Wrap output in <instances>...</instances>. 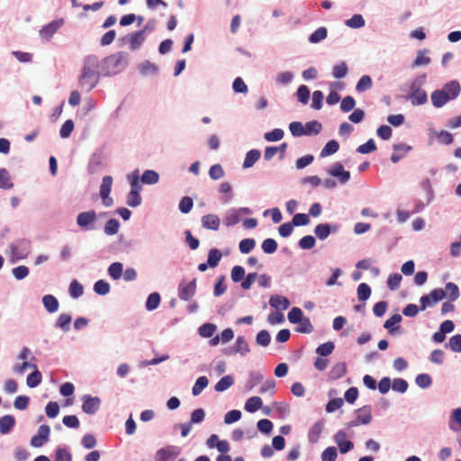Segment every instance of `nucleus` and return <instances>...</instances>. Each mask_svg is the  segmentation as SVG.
<instances>
[{
	"mask_svg": "<svg viewBox=\"0 0 461 461\" xmlns=\"http://www.w3.org/2000/svg\"><path fill=\"white\" fill-rule=\"evenodd\" d=\"M102 75L100 60L96 55L90 54L84 58L81 73L78 77V87L84 92H90L98 84Z\"/></svg>",
	"mask_w": 461,
	"mask_h": 461,
	"instance_id": "nucleus-1",
	"label": "nucleus"
},
{
	"mask_svg": "<svg viewBox=\"0 0 461 461\" xmlns=\"http://www.w3.org/2000/svg\"><path fill=\"white\" fill-rule=\"evenodd\" d=\"M427 81V74L422 73L401 86V91L408 92L405 96L413 106L423 105L428 102V94L422 88Z\"/></svg>",
	"mask_w": 461,
	"mask_h": 461,
	"instance_id": "nucleus-2",
	"label": "nucleus"
},
{
	"mask_svg": "<svg viewBox=\"0 0 461 461\" xmlns=\"http://www.w3.org/2000/svg\"><path fill=\"white\" fill-rule=\"evenodd\" d=\"M129 64V54L118 51L109 55L100 61L103 77H112L122 72Z\"/></svg>",
	"mask_w": 461,
	"mask_h": 461,
	"instance_id": "nucleus-3",
	"label": "nucleus"
},
{
	"mask_svg": "<svg viewBox=\"0 0 461 461\" xmlns=\"http://www.w3.org/2000/svg\"><path fill=\"white\" fill-rule=\"evenodd\" d=\"M97 213L94 210L81 212L77 215V225L83 230H95Z\"/></svg>",
	"mask_w": 461,
	"mask_h": 461,
	"instance_id": "nucleus-4",
	"label": "nucleus"
},
{
	"mask_svg": "<svg viewBox=\"0 0 461 461\" xmlns=\"http://www.w3.org/2000/svg\"><path fill=\"white\" fill-rule=\"evenodd\" d=\"M372 406L367 404L361 408L357 409L355 413V419L347 424L348 428H354L359 425H368L372 421Z\"/></svg>",
	"mask_w": 461,
	"mask_h": 461,
	"instance_id": "nucleus-5",
	"label": "nucleus"
},
{
	"mask_svg": "<svg viewBox=\"0 0 461 461\" xmlns=\"http://www.w3.org/2000/svg\"><path fill=\"white\" fill-rule=\"evenodd\" d=\"M447 297L446 292L442 288H435L429 294L422 295L420 298V311H425L428 307H433L436 303Z\"/></svg>",
	"mask_w": 461,
	"mask_h": 461,
	"instance_id": "nucleus-6",
	"label": "nucleus"
},
{
	"mask_svg": "<svg viewBox=\"0 0 461 461\" xmlns=\"http://www.w3.org/2000/svg\"><path fill=\"white\" fill-rule=\"evenodd\" d=\"M340 229V225L337 222H323L315 226L313 233L320 240H325L330 235L337 233Z\"/></svg>",
	"mask_w": 461,
	"mask_h": 461,
	"instance_id": "nucleus-7",
	"label": "nucleus"
},
{
	"mask_svg": "<svg viewBox=\"0 0 461 461\" xmlns=\"http://www.w3.org/2000/svg\"><path fill=\"white\" fill-rule=\"evenodd\" d=\"M251 213L252 211L249 207L230 208L226 212L223 223L227 227L234 226L240 222L241 214L249 215Z\"/></svg>",
	"mask_w": 461,
	"mask_h": 461,
	"instance_id": "nucleus-8",
	"label": "nucleus"
},
{
	"mask_svg": "<svg viewBox=\"0 0 461 461\" xmlns=\"http://www.w3.org/2000/svg\"><path fill=\"white\" fill-rule=\"evenodd\" d=\"M81 400L82 411L87 415H95L101 407V399L98 396L84 394Z\"/></svg>",
	"mask_w": 461,
	"mask_h": 461,
	"instance_id": "nucleus-9",
	"label": "nucleus"
},
{
	"mask_svg": "<svg viewBox=\"0 0 461 461\" xmlns=\"http://www.w3.org/2000/svg\"><path fill=\"white\" fill-rule=\"evenodd\" d=\"M181 453L177 446L168 445L156 451L155 461H173Z\"/></svg>",
	"mask_w": 461,
	"mask_h": 461,
	"instance_id": "nucleus-10",
	"label": "nucleus"
},
{
	"mask_svg": "<svg viewBox=\"0 0 461 461\" xmlns=\"http://www.w3.org/2000/svg\"><path fill=\"white\" fill-rule=\"evenodd\" d=\"M50 428L47 424L39 427L37 433L31 438V446L41 447L50 440Z\"/></svg>",
	"mask_w": 461,
	"mask_h": 461,
	"instance_id": "nucleus-11",
	"label": "nucleus"
},
{
	"mask_svg": "<svg viewBox=\"0 0 461 461\" xmlns=\"http://www.w3.org/2000/svg\"><path fill=\"white\" fill-rule=\"evenodd\" d=\"M327 174L339 180L341 185L347 184L350 179V172L345 170L344 166L340 162H335L327 170Z\"/></svg>",
	"mask_w": 461,
	"mask_h": 461,
	"instance_id": "nucleus-12",
	"label": "nucleus"
},
{
	"mask_svg": "<svg viewBox=\"0 0 461 461\" xmlns=\"http://www.w3.org/2000/svg\"><path fill=\"white\" fill-rule=\"evenodd\" d=\"M196 292V279L194 278L189 283L180 282L177 288V294L180 300L190 301Z\"/></svg>",
	"mask_w": 461,
	"mask_h": 461,
	"instance_id": "nucleus-13",
	"label": "nucleus"
},
{
	"mask_svg": "<svg viewBox=\"0 0 461 461\" xmlns=\"http://www.w3.org/2000/svg\"><path fill=\"white\" fill-rule=\"evenodd\" d=\"M333 440L338 445L340 454H347L354 448V443L348 439V434L344 429H339Z\"/></svg>",
	"mask_w": 461,
	"mask_h": 461,
	"instance_id": "nucleus-14",
	"label": "nucleus"
},
{
	"mask_svg": "<svg viewBox=\"0 0 461 461\" xmlns=\"http://www.w3.org/2000/svg\"><path fill=\"white\" fill-rule=\"evenodd\" d=\"M64 24V19L53 20L40 30V36L42 40L49 41L55 32Z\"/></svg>",
	"mask_w": 461,
	"mask_h": 461,
	"instance_id": "nucleus-15",
	"label": "nucleus"
},
{
	"mask_svg": "<svg viewBox=\"0 0 461 461\" xmlns=\"http://www.w3.org/2000/svg\"><path fill=\"white\" fill-rule=\"evenodd\" d=\"M392 148L393 152L390 159L393 164L398 163L407 155L408 152L412 150V147L405 143L393 144Z\"/></svg>",
	"mask_w": 461,
	"mask_h": 461,
	"instance_id": "nucleus-16",
	"label": "nucleus"
},
{
	"mask_svg": "<svg viewBox=\"0 0 461 461\" xmlns=\"http://www.w3.org/2000/svg\"><path fill=\"white\" fill-rule=\"evenodd\" d=\"M103 164V151L101 149H97L95 152L92 154L90 157L88 165H87V172L90 175L96 174L100 171Z\"/></svg>",
	"mask_w": 461,
	"mask_h": 461,
	"instance_id": "nucleus-17",
	"label": "nucleus"
},
{
	"mask_svg": "<svg viewBox=\"0 0 461 461\" xmlns=\"http://www.w3.org/2000/svg\"><path fill=\"white\" fill-rule=\"evenodd\" d=\"M72 316L69 313L62 312L57 318L54 328L67 333L71 329Z\"/></svg>",
	"mask_w": 461,
	"mask_h": 461,
	"instance_id": "nucleus-18",
	"label": "nucleus"
},
{
	"mask_svg": "<svg viewBox=\"0 0 461 461\" xmlns=\"http://www.w3.org/2000/svg\"><path fill=\"white\" fill-rule=\"evenodd\" d=\"M202 227L206 230H218L221 220L216 214H205L201 219Z\"/></svg>",
	"mask_w": 461,
	"mask_h": 461,
	"instance_id": "nucleus-19",
	"label": "nucleus"
},
{
	"mask_svg": "<svg viewBox=\"0 0 461 461\" xmlns=\"http://www.w3.org/2000/svg\"><path fill=\"white\" fill-rule=\"evenodd\" d=\"M324 429V420H321L316 421L308 431V441L311 444H315L319 441L321 434Z\"/></svg>",
	"mask_w": 461,
	"mask_h": 461,
	"instance_id": "nucleus-20",
	"label": "nucleus"
},
{
	"mask_svg": "<svg viewBox=\"0 0 461 461\" xmlns=\"http://www.w3.org/2000/svg\"><path fill=\"white\" fill-rule=\"evenodd\" d=\"M440 90L444 91L451 101L460 95L461 86L456 80H451L446 83Z\"/></svg>",
	"mask_w": 461,
	"mask_h": 461,
	"instance_id": "nucleus-21",
	"label": "nucleus"
},
{
	"mask_svg": "<svg viewBox=\"0 0 461 461\" xmlns=\"http://www.w3.org/2000/svg\"><path fill=\"white\" fill-rule=\"evenodd\" d=\"M138 70L140 74L143 77L158 76L159 72L158 67L155 63L150 62L149 60H145L139 64Z\"/></svg>",
	"mask_w": 461,
	"mask_h": 461,
	"instance_id": "nucleus-22",
	"label": "nucleus"
},
{
	"mask_svg": "<svg viewBox=\"0 0 461 461\" xmlns=\"http://www.w3.org/2000/svg\"><path fill=\"white\" fill-rule=\"evenodd\" d=\"M146 40L141 32L136 31L129 33V49L131 51L139 50Z\"/></svg>",
	"mask_w": 461,
	"mask_h": 461,
	"instance_id": "nucleus-23",
	"label": "nucleus"
},
{
	"mask_svg": "<svg viewBox=\"0 0 461 461\" xmlns=\"http://www.w3.org/2000/svg\"><path fill=\"white\" fill-rule=\"evenodd\" d=\"M402 321V317L400 313H395L387 319L384 323V328L388 330L389 334L395 335L400 330V326H397Z\"/></svg>",
	"mask_w": 461,
	"mask_h": 461,
	"instance_id": "nucleus-24",
	"label": "nucleus"
},
{
	"mask_svg": "<svg viewBox=\"0 0 461 461\" xmlns=\"http://www.w3.org/2000/svg\"><path fill=\"white\" fill-rule=\"evenodd\" d=\"M432 105L435 108L443 107L447 102H449V97L447 96V94L440 89H437L431 93L430 95Z\"/></svg>",
	"mask_w": 461,
	"mask_h": 461,
	"instance_id": "nucleus-25",
	"label": "nucleus"
},
{
	"mask_svg": "<svg viewBox=\"0 0 461 461\" xmlns=\"http://www.w3.org/2000/svg\"><path fill=\"white\" fill-rule=\"evenodd\" d=\"M127 180L131 186L130 191L140 194V192L142 191V183L140 179L139 170L135 169L131 174H128Z\"/></svg>",
	"mask_w": 461,
	"mask_h": 461,
	"instance_id": "nucleus-26",
	"label": "nucleus"
},
{
	"mask_svg": "<svg viewBox=\"0 0 461 461\" xmlns=\"http://www.w3.org/2000/svg\"><path fill=\"white\" fill-rule=\"evenodd\" d=\"M429 53V49H422L419 50L416 53V57L411 64V68H419L421 66L429 65L431 62V59L429 57L426 56Z\"/></svg>",
	"mask_w": 461,
	"mask_h": 461,
	"instance_id": "nucleus-27",
	"label": "nucleus"
},
{
	"mask_svg": "<svg viewBox=\"0 0 461 461\" xmlns=\"http://www.w3.org/2000/svg\"><path fill=\"white\" fill-rule=\"evenodd\" d=\"M45 310L49 313H55L59 308V300L52 294H46L41 299Z\"/></svg>",
	"mask_w": 461,
	"mask_h": 461,
	"instance_id": "nucleus-28",
	"label": "nucleus"
},
{
	"mask_svg": "<svg viewBox=\"0 0 461 461\" xmlns=\"http://www.w3.org/2000/svg\"><path fill=\"white\" fill-rule=\"evenodd\" d=\"M269 305L274 309L286 310L290 306V301L283 295L274 294L270 296Z\"/></svg>",
	"mask_w": 461,
	"mask_h": 461,
	"instance_id": "nucleus-29",
	"label": "nucleus"
},
{
	"mask_svg": "<svg viewBox=\"0 0 461 461\" xmlns=\"http://www.w3.org/2000/svg\"><path fill=\"white\" fill-rule=\"evenodd\" d=\"M261 152L257 149H252L246 153L242 167L244 169L252 167L255 163L260 158Z\"/></svg>",
	"mask_w": 461,
	"mask_h": 461,
	"instance_id": "nucleus-30",
	"label": "nucleus"
},
{
	"mask_svg": "<svg viewBox=\"0 0 461 461\" xmlns=\"http://www.w3.org/2000/svg\"><path fill=\"white\" fill-rule=\"evenodd\" d=\"M34 360L35 357L31 356V388L38 386L42 380V375L41 371L38 369L36 364L32 362Z\"/></svg>",
	"mask_w": 461,
	"mask_h": 461,
	"instance_id": "nucleus-31",
	"label": "nucleus"
},
{
	"mask_svg": "<svg viewBox=\"0 0 461 461\" xmlns=\"http://www.w3.org/2000/svg\"><path fill=\"white\" fill-rule=\"evenodd\" d=\"M321 130L322 124L319 121L312 120L307 122L304 125V136H316L321 131Z\"/></svg>",
	"mask_w": 461,
	"mask_h": 461,
	"instance_id": "nucleus-32",
	"label": "nucleus"
},
{
	"mask_svg": "<svg viewBox=\"0 0 461 461\" xmlns=\"http://www.w3.org/2000/svg\"><path fill=\"white\" fill-rule=\"evenodd\" d=\"M262 405L263 402L259 396H252L245 402L244 409L249 413H254L258 411Z\"/></svg>",
	"mask_w": 461,
	"mask_h": 461,
	"instance_id": "nucleus-33",
	"label": "nucleus"
},
{
	"mask_svg": "<svg viewBox=\"0 0 461 461\" xmlns=\"http://www.w3.org/2000/svg\"><path fill=\"white\" fill-rule=\"evenodd\" d=\"M140 179L144 185H155L159 181V175L155 170L147 169L140 176Z\"/></svg>",
	"mask_w": 461,
	"mask_h": 461,
	"instance_id": "nucleus-34",
	"label": "nucleus"
},
{
	"mask_svg": "<svg viewBox=\"0 0 461 461\" xmlns=\"http://www.w3.org/2000/svg\"><path fill=\"white\" fill-rule=\"evenodd\" d=\"M134 241L132 240H124L120 236L118 243L115 245L117 248L113 249L116 253H130L133 249Z\"/></svg>",
	"mask_w": 461,
	"mask_h": 461,
	"instance_id": "nucleus-35",
	"label": "nucleus"
},
{
	"mask_svg": "<svg viewBox=\"0 0 461 461\" xmlns=\"http://www.w3.org/2000/svg\"><path fill=\"white\" fill-rule=\"evenodd\" d=\"M161 302V296L158 292H153L149 294L146 303H145V308L149 312H152L156 310Z\"/></svg>",
	"mask_w": 461,
	"mask_h": 461,
	"instance_id": "nucleus-36",
	"label": "nucleus"
},
{
	"mask_svg": "<svg viewBox=\"0 0 461 461\" xmlns=\"http://www.w3.org/2000/svg\"><path fill=\"white\" fill-rule=\"evenodd\" d=\"M347 373V365L344 362L337 363L329 372V378L336 380L342 377Z\"/></svg>",
	"mask_w": 461,
	"mask_h": 461,
	"instance_id": "nucleus-37",
	"label": "nucleus"
},
{
	"mask_svg": "<svg viewBox=\"0 0 461 461\" xmlns=\"http://www.w3.org/2000/svg\"><path fill=\"white\" fill-rule=\"evenodd\" d=\"M237 354L246 356L249 351V346L244 336H238L234 344Z\"/></svg>",
	"mask_w": 461,
	"mask_h": 461,
	"instance_id": "nucleus-38",
	"label": "nucleus"
},
{
	"mask_svg": "<svg viewBox=\"0 0 461 461\" xmlns=\"http://www.w3.org/2000/svg\"><path fill=\"white\" fill-rule=\"evenodd\" d=\"M222 253L221 252L220 249L216 248L211 249L207 256V265L210 266L212 268L216 267L219 265Z\"/></svg>",
	"mask_w": 461,
	"mask_h": 461,
	"instance_id": "nucleus-39",
	"label": "nucleus"
},
{
	"mask_svg": "<svg viewBox=\"0 0 461 461\" xmlns=\"http://www.w3.org/2000/svg\"><path fill=\"white\" fill-rule=\"evenodd\" d=\"M328 36V30L326 27H319L312 34H310L308 41L312 44L319 43L325 40Z\"/></svg>",
	"mask_w": 461,
	"mask_h": 461,
	"instance_id": "nucleus-40",
	"label": "nucleus"
},
{
	"mask_svg": "<svg viewBox=\"0 0 461 461\" xmlns=\"http://www.w3.org/2000/svg\"><path fill=\"white\" fill-rule=\"evenodd\" d=\"M234 384V379L231 375H227L222 376L214 385V390L221 393L229 389Z\"/></svg>",
	"mask_w": 461,
	"mask_h": 461,
	"instance_id": "nucleus-41",
	"label": "nucleus"
},
{
	"mask_svg": "<svg viewBox=\"0 0 461 461\" xmlns=\"http://www.w3.org/2000/svg\"><path fill=\"white\" fill-rule=\"evenodd\" d=\"M339 149V144L336 140H329L322 148L320 156L325 158L335 154Z\"/></svg>",
	"mask_w": 461,
	"mask_h": 461,
	"instance_id": "nucleus-42",
	"label": "nucleus"
},
{
	"mask_svg": "<svg viewBox=\"0 0 461 461\" xmlns=\"http://www.w3.org/2000/svg\"><path fill=\"white\" fill-rule=\"evenodd\" d=\"M108 275L113 279L118 280L123 274V265L121 262L112 263L107 269Z\"/></svg>",
	"mask_w": 461,
	"mask_h": 461,
	"instance_id": "nucleus-43",
	"label": "nucleus"
},
{
	"mask_svg": "<svg viewBox=\"0 0 461 461\" xmlns=\"http://www.w3.org/2000/svg\"><path fill=\"white\" fill-rule=\"evenodd\" d=\"M373 86V80L370 76L364 75L362 76L357 83L356 90L358 93L366 92V90L371 89Z\"/></svg>",
	"mask_w": 461,
	"mask_h": 461,
	"instance_id": "nucleus-44",
	"label": "nucleus"
},
{
	"mask_svg": "<svg viewBox=\"0 0 461 461\" xmlns=\"http://www.w3.org/2000/svg\"><path fill=\"white\" fill-rule=\"evenodd\" d=\"M263 381V375L257 371H251L249 373V377L245 384V388L247 391H251L256 385L260 384Z\"/></svg>",
	"mask_w": 461,
	"mask_h": 461,
	"instance_id": "nucleus-45",
	"label": "nucleus"
},
{
	"mask_svg": "<svg viewBox=\"0 0 461 461\" xmlns=\"http://www.w3.org/2000/svg\"><path fill=\"white\" fill-rule=\"evenodd\" d=\"M217 330V326L211 322H206L201 325L198 329V333L202 338H212Z\"/></svg>",
	"mask_w": 461,
	"mask_h": 461,
	"instance_id": "nucleus-46",
	"label": "nucleus"
},
{
	"mask_svg": "<svg viewBox=\"0 0 461 461\" xmlns=\"http://www.w3.org/2000/svg\"><path fill=\"white\" fill-rule=\"evenodd\" d=\"M15 420L12 415H5L0 419V432L8 433L14 426Z\"/></svg>",
	"mask_w": 461,
	"mask_h": 461,
	"instance_id": "nucleus-47",
	"label": "nucleus"
},
{
	"mask_svg": "<svg viewBox=\"0 0 461 461\" xmlns=\"http://www.w3.org/2000/svg\"><path fill=\"white\" fill-rule=\"evenodd\" d=\"M345 24L349 28L360 29L365 26L366 22L361 14H353L349 19H348L345 22Z\"/></svg>",
	"mask_w": 461,
	"mask_h": 461,
	"instance_id": "nucleus-48",
	"label": "nucleus"
},
{
	"mask_svg": "<svg viewBox=\"0 0 461 461\" xmlns=\"http://www.w3.org/2000/svg\"><path fill=\"white\" fill-rule=\"evenodd\" d=\"M119 228L120 221L115 218H112L104 224V232L108 236L115 235L118 233Z\"/></svg>",
	"mask_w": 461,
	"mask_h": 461,
	"instance_id": "nucleus-49",
	"label": "nucleus"
},
{
	"mask_svg": "<svg viewBox=\"0 0 461 461\" xmlns=\"http://www.w3.org/2000/svg\"><path fill=\"white\" fill-rule=\"evenodd\" d=\"M295 95L297 97L298 102H300L303 104H306L309 102L311 91L307 86L301 85L297 88Z\"/></svg>",
	"mask_w": 461,
	"mask_h": 461,
	"instance_id": "nucleus-50",
	"label": "nucleus"
},
{
	"mask_svg": "<svg viewBox=\"0 0 461 461\" xmlns=\"http://www.w3.org/2000/svg\"><path fill=\"white\" fill-rule=\"evenodd\" d=\"M443 290L446 292L447 296H448L451 302L456 301L460 296L459 288L455 283H447L445 289Z\"/></svg>",
	"mask_w": 461,
	"mask_h": 461,
	"instance_id": "nucleus-51",
	"label": "nucleus"
},
{
	"mask_svg": "<svg viewBox=\"0 0 461 461\" xmlns=\"http://www.w3.org/2000/svg\"><path fill=\"white\" fill-rule=\"evenodd\" d=\"M68 293L73 299H77L83 295L84 287L77 280L74 279L69 285Z\"/></svg>",
	"mask_w": 461,
	"mask_h": 461,
	"instance_id": "nucleus-52",
	"label": "nucleus"
},
{
	"mask_svg": "<svg viewBox=\"0 0 461 461\" xmlns=\"http://www.w3.org/2000/svg\"><path fill=\"white\" fill-rule=\"evenodd\" d=\"M209 380L206 376L203 375L196 379L193 388L192 393L194 396H198L208 385Z\"/></svg>",
	"mask_w": 461,
	"mask_h": 461,
	"instance_id": "nucleus-53",
	"label": "nucleus"
},
{
	"mask_svg": "<svg viewBox=\"0 0 461 461\" xmlns=\"http://www.w3.org/2000/svg\"><path fill=\"white\" fill-rule=\"evenodd\" d=\"M348 72V68L345 61H341L332 68V77L336 79H341L345 77Z\"/></svg>",
	"mask_w": 461,
	"mask_h": 461,
	"instance_id": "nucleus-54",
	"label": "nucleus"
},
{
	"mask_svg": "<svg viewBox=\"0 0 461 461\" xmlns=\"http://www.w3.org/2000/svg\"><path fill=\"white\" fill-rule=\"evenodd\" d=\"M335 344L332 341H327L319 345L316 348L315 352L320 357H328L333 352Z\"/></svg>",
	"mask_w": 461,
	"mask_h": 461,
	"instance_id": "nucleus-55",
	"label": "nucleus"
},
{
	"mask_svg": "<svg viewBox=\"0 0 461 461\" xmlns=\"http://www.w3.org/2000/svg\"><path fill=\"white\" fill-rule=\"evenodd\" d=\"M316 245V237L312 235H305L298 241V246L301 249L309 250Z\"/></svg>",
	"mask_w": 461,
	"mask_h": 461,
	"instance_id": "nucleus-56",
	"label": "nucleus"
},
{
	"mask_svg": "<svg viewBox=\"0 0 461 461\" xmlns=\"http://www.w3.org/2000/svg\"><path fill=\"white\" fill-rule=\"evenodd\" d=\"M93 289L98 295H106L109 294L111 286L107 281L100 279L94 284Z\"/></svg>",
	"mask_w": 461,
	"mask_h": 461,
	"instance_id": "nucleus-57",
	"label": "nucleus"
},
{
	"mask_svg": "<svg viewBox=\"0 0 461 461\" xmlns=\"http://www.w3.org/2000/svg\"><path fill=\"white\" fill-rule=\"evenodd\" d=\"M303 312L299 307H293L287 314L289 322L293 324H298L303 318Z\"/></svg>",
	"mask_w": 461,
	"mask_h": 461,
	"instance_id": "nucleus-58",
	"label": "nucleus"
},
{
	"mask_svg": "<svg viewBox=\"0 0 461 461\" xmlns=\"http://www.w3.org/2000/svg\"><path fill=\"white\" fill-rule=\"evenodd\" d=\"M278 244L275 239L267 238L263 240L261 249L266 254H273L277 250Z\"/></svg>",
	"mask_w": 461,
	"mask_h": 461,
	"instance_id": "nucleus-59",
	"label": "nucleus"
},
{
	"mask_svg": "<svg viewBox=\"0 0 461 461\" xmlns=\"http://www.w3.org/2000/svg\"><path fill=\"white\" fill-rule=\"evenodd\" d=\"M416 384L421 389H427L432 384V378L429 374H419L415 377Z\"/></svg>",
	"mask_w": 461,
	"mask_h": 461,
	"instance_id": "nucleus-60",
	"label": "nucleus"
},
{
	"mask_svg": "<svg viewBox=\"0 0 461 461\" xmlns=\"http://www.w3.org/2000/svg\"><path fill=\"white\" fill-rule=\"evenodd\" d=\"M256 246V240L251 238H246L240 241L239 249L242 254H249Z\"/></svg>",
	"mask_w": 461,
	"mask_h": 461,
	"instance_id": "nucleus-61",
	"label": "nucleus"
},
{
	"mask_svg": "<svg viewBox=\"0 0 461 461\" xmlns=\"http://www.w3.org/2000/svg\"><path fill=\"white\" fill-rule=\"evenodd\" d=\"M357 294L359 301L366 302L371 295V287L366 283H361L357 286Z\"/></svg>",
	"mask_w": 461,
	"mask_h": 461,
	"instance_id": "nucleus-62",
	"label": "nucleus"
},
{
	"mask_svg": "<svg viewBox=\"0 0 461 461\" xmlns=\"http://www.w3.org/2000/svg\"><path fill=\"white\" fill-rule=\"evenodd\" d=\"M446 348H449L451 351L455 353L461 352V334H456L452 336L447 344H445Z\"/></svg>",
	"mask_w": 461,
	"mask_h": 461,
	"instance_id": "nucleus-63",
	"label": "nucleus"
},
{
	"mask_svg": "<svg viewBox=\"0 0 461 461\" xmlns=\"http://www.w3.org/2000/svg\"><path fill=\"white\" fill-rule=\"evenodd\" d=\"M54 461H72V455L68 449L58 447L55 450Z\"/></svg>",
	"mask_w": 461,
	"mask_h": 461,
	"instance_id": "nucleus-64",
	"label": "nucleus"
}]
</instances>
